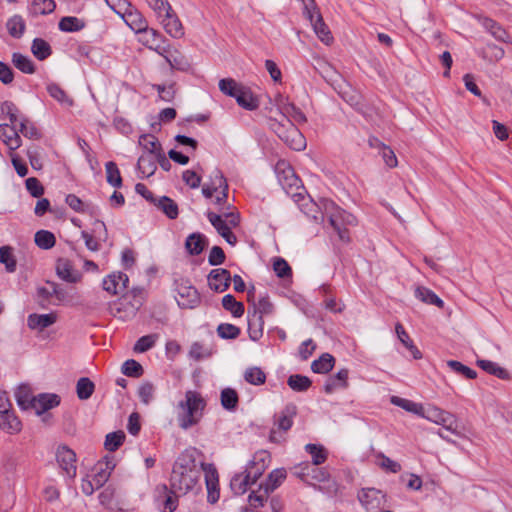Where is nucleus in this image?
Masks as SVG:
<instances>
[{
    "instance_id": "nucleus-29",
    "label": "nucleus",
    "mask_w": 512,
    "mask_h": 512,
    "mask_svg": "<svg viewBox=\"0 0 512 512\" xmlns=\"http://www.w3.org/2000/svg\"><path fill=\"white\" fill-rule=\"evenodd\" d=\"M185 247L191 255H199L205 247V238L199 233H193L187 238Z\"/></svg>"
},
{
    "instance_id": "nucleus-52",
    "label": "nucleus",
    "mask_w": 512,
    "mask_h": 512,
    "mask_svg": "<svg viewBox=\"0 0 512 512\" xmlns=\"http://www.w3.org/2000/svg\"><path fill=\"white\" fill-rule=\"evenodd\" d=\"M306 450L311 454L314 465H320L325 462L327 453L322 446L307 444Z\"/></svg>"
},
{
    "instance_id": "nucleus-40",
    "label": "nucleus",
    "mask_w": 512,
    "mask_h": 512,
    "mask_svg": "<svg viewBox=\"0 0 512 512\" xmlns=\"http://www.w3.org/2000/svg\"><path fill=\"white\" fill-rule=\"evenodd\" d=\"M286 478V471L284 469H276L269 474L268 482L265 485V494L268 495L274 491L278 485Z\"/></svg>"
},
{
    "instance_id": "nucleus-51",
    "label": "nucleus",
    "mask_w": 512,
    "mask_h": 512,
    "mask_svg": "<svg viewBox=\"0 0 512 512\" xmlns=\"http://www.w3.org/2000/svg\"><path fill=\"white\" fill-rule=\"evenodd\" d=\"M47 90H48L50 96L53 97L54 99H56L57 101H59L60 103H64L68 106L73 105V100L71 98H69L67 96V94L65 93V91L57 84H50L47 87Z\"/></svg>"
},
{
    "instance_id": "nucleus-50",
    "label": "nucleus",
    "mask_w": 512,
    "mask_h": 512,
    "mask_svg": "<svg viewBox=\"0 0 512 512\" xmlns=\"http://www.w3.org/2000/svg\"><path fill=\"white\" fill-rule=\"evenodd\" d=\"M154 159L155 157L150 155H142L138 159V168L143 174H146L147 177L153 175L156 170Z\"/></svg>"
},
{
    "instance_id": "nucleus-9",
    "label": "nucleus",
    "mask_w": 512,
    "mask_h": 512,
    "mask_svg": "<svg viewBox=\"0 0 512 512\" xmlns=\"http://www.w3.org/2000/svg\"><path fill=\"white\" fill-rule=\"evenodd\" d=\"M425 417L437 424L442 425L446 430L456 433L457 421L454 415L451 413L440 410L438 408H433L430 410L429 415Z\"/></svg>"
},
{
    "instance_id": "nucleus-22",
    "label": "nucleus",
    "mask_w": 512,
    "mask_h": 512,
    "mask_svg": "<svg viewBox=\"0 0 512 512\" xmlns=\"http://www.w3.org/2000/svg\"><path fill=\"white\" fill-rule=\"evenodd\" d=\"M415 295L426 304H432L439 308L444 307V302L433 291L426 287L418 286L415 290Z\"/></svg>"
},
{
    "instance_id": "nucleus-39",
    "label": "nucleus",
    "mask_w": 512,
    "mask_h": 512,
    "mask_svg": "<svg viewBox=\"0 0 512 512\" xmlns=\"http://www.w3.org/2000/svg\"><path fill=\"white\" fill-rule=\"evenodd\" d=\"M288 385L294 391H306L312 382L307 376L295 374L288 378Z\"/></svg>"
},
{
    "instance_id": "nucleus-62",
    "label": "nucleus",
    "mask_w": 512,
    "mask_h": 512,
    "mask_svg": "<svg viewBox=\"0 0 512 512\" xmlns=\"http://www.w3.org/2000/svg\"><path fill=\"white\" fill-rule=\"evenodd\" d=\"M153 88L157 90L159 97L163 101L170 102L175 96L174 84H171L167 87L164 85H153Z\"/></svg>"
},
{
    "instance_id": "nucleus-15",
    "label": "nucleus",
    "mask_w": 512,
    "mask_h": 512,
    "mask_svg": "<svg viewBox=\"0 0 512 512\" xmlns=\"http://www.w3.org/2000/svg\"><path fill=\"white\" fill-rule=\"evenodd\" d=\"M349 370L343 368L334 376L330 377L324 386L326 393L330 394L337 388H346L348 386Z\"/></svg>"
},
{
    "instance_id": "nucleus-4",
    "label": "nucleus",
    "mask_w": 512,
    "mask_h": 512,
    "mask_svg": "<svg viewBox=\"0 0 512 512\" xmlns=\"http://www.w3.org/2000/svg\"><path fill=\"white\" fill-rule=\"evenodd\" d=\"M304 15L309 19L320 41L325 45L332 44L334 38L329 27L324 22L315 0H307V2H304Z\"/></svg>"
},
{
    "instance_id": "nucleus-41",
    "label": "nucleus",
    "mask_w": 512,
    "mask_h": 512,
    "mask_svg": "<svg viewBox=\"0 0 512 512\" xmlns=\"http://www.w3.org/2000/svg\"><path fill=\"white\" fill-rule=\"evenodd\" d=\"M125 434L119 430L106 435L104 446L108 451H116L124 442Z\"/></svg>"
},
{
    "instance_id": "nucleus-56",
    "label": "nucleus",
    "mask_w": 512,
    "mask_h": 512,
    "mask_svg": "<svg viewBox=\"0 0 512 512\" xmlns=\"http://www.w3.org/2000/svg\"><path fill=\"white\" fill-rule=\"evenodd\" d=\"M155 387L150 382L143 383L138 390L139 397L145 405H148L154 398Z\"/></svg>"
},
{
    "instance_id": "nucleus-31",
    "label": "nucleus",
    "mask_w": 512,
    "mask_h": 512,
    "mask_svg": "<svg viewBox=\"0 0 512 512\" xmlns=\"http://www.w3.org/2000/svg\"><path fill=\"white\" fill-rule=\"evenodd\" d=\"M85 27V22L77 17L66 16L59 22V29L64 32H76Z\"/></svg>"
},
{
    "instance_id": "nucleus-24",
    "label": "nucleus",
    "mask_w": 512,
    "mask_h": 512,
    "mask_svg": "<svg viewBox=\"0 0 512 512\" xmlns=\"http://www.w3.org/2000/svg\"><path fill=\"white\" fill-rule=\"evenodd\" d=\"M483 25L495 39L505 43L510 41V37L507 31L494 20L486 18L483 22Z\"/></svg>"
},
{
    "instance_id": "nucleus-57",
    "label": "nucleus",
    "mask_w": 512,
    "mask_h": 512,
    "mask_svg": "<svg viewBox=\"0 0 512 512\" xmlns=\"http://www.w3.org/2000/svg\"><path fill=\"white\" fill-rule=\"evenodd\" d=\"M25 184L27 190L33 197L39 198L44 194V187L37 178L30 177L25 181Z\"/></svg>"
},
{
    "instance_id": "nucleus-63",
    "label": "nucleus",
    "mask_w": 512,
    "mask_h": 512,
    "mask_svg": "<svg viewBox=\"0 0 512 512\" xmlns=\"http://www.w3.org/2000/svg\"><path fill=\"white\" fill-rule=\"evenodd\" d=\"M183 181L191 188L195 189L200 186L201 177L193 170H186L182 174Z\"/></svg>"
},
{
    "instance_id": "nucleus-5",
    "label": "nucleus",
    "mask_w": 512,
    "mask_h": 512,
    "mask_svg": "<svg viewBox=\"0 0 512 512\" xmlns=\"http://www.w3.org/2000/svg\"><path fill=\"white\" fill-rule=\"evenodd\" d=\"M231 283V275L227 269L217 268L210 271L208 285L215 292L226 291Z\"/></svg>"
},
{
    "instance_id": "nucleus-3",
    "label": "nucleus",
    "mask_w": 512,
    "mask_h": 512,
    "mask_svg": "<svg viewBox=\"0 0 512 512\" xmlns=\"http://www.w3.org/2000/svg\"><path fill=\"white\" fill-rule=\"evenodd\" d=\"M271 127L291 149L301 151L305 148L304 136L288 117L282 116L281 120H273Z\"/></svg>"
},
{
    "instance_id": "nucleus-64",
    "label": "nucleus",
    "mask_w": 512,
    "mask_h": 512,
    "mask_svg": "<svg viewBox=\"0 0 512 512\" xmlns=\"http://www.w3.org/2000/svg\"><path fill=\"white\" fill-rule=\"evenodd\" d=\"M330 225L333 227V229L338 233L339 238L342 241H348V231L345 227L342 226V224L338 221V217L336 215H331L329 217Z\"/></svg>"
},
{
    "instance_id": "nucleus-49",
    "label": "nucleus",
    "mask_w": 512,
    "mask_h": 512,
    "mask_svg": "<svg viewBox=\"0 0 512 512\" xmlns=\"http://www.w3.org/2000/svg\"><path fill=\"white\" fill-rule=\"evenodd\" d=\"M504 55V49L495 44H488L486 49L483 51V58L487 59L489 62H497L501 60Z\"/></svg>"
},
{
    "instance_id": "nucleus-25",
    "label": "nucleus",
    "mask_w": 512,
    "mask_h": 512,
    "mask_svg": "<svg viewBox=\"0 0 512 512\" xmlns=\"http://www.w3.org/2000/svg\"><path fill=\"white\" fill-rule=\"evenodd\" d=\"M381 492L374 488L362 489L361 493L358 495L359 501L361 504L367 509H374L376 505L374 502L379 503Z\"/></svg>"
},
{
    "instance_id": "nucleus-6",
    "label": "nucleus",
    "mask_w": 512,
    "mask_h": 512,
    "mask_svg": "<svg viewBox=\"0 0 512 512\" xmlns=\"http://www.w3.org/2000/svg\"><path fill=\"white\" fill-rule=\"evenodd\" d=\"M57 461L66 474L73 478L76 475V454L67 446H61L57 449Z\"/></svg>"
},
{
    "instance_id": "nucleus-13",
    "label": "nucleus",
    "mask_w": 512,
    "mask_h": 512,
    "mask_svg": "<svg viewBox=\"0 0 512 512\" xmlns=\"http://www.w3.org/2000/svg\"><path fill=\"white\" fill-rule=\"evenodd\" d=\"M279 182L283 187H298L299 178L295 175L294 170L290 166H286L284 162L278 163L276 167Z\"/></svg>"
},
{
    "instance_id": "nucleus-18",
    "label": "nucleus",
    "mask_w": 512,
    "mask_h": 512,
    "mask_svg": "<svg viewBox=\"0 0 512 512\" xmlns=\"http://www.w3.org/2000/svg\"><path fill=\"white\" fill-rule=\"evenodd\" d=\"M477 365L485 372L494 375L503 380L510 379V373L503 367H500L497 363L489 360H477Z\"/></svg>"
},
{
    "instance_id": "nucleus-30",
    "label": "nucleus",
    "mask_w": 512,
    "mask_h": 512,
    "mask_svg": "<svg viewBox=\"0 0 512 512\" xmlns=\"http://www.w3.org/2000/svg\"><path fill=\"white\" fill-rule=\"evenodd\" d=\"M222 306L231 312L234 317H241L244 314V305L242 302L236 301L233 295L227 294L222 299Z\"/></svg>"
},
{
    "instance_id": "nucleus-8",
    "label": "nucleus",
    "mask_w": 512,
    "mask_h": 512,
    "mask_svg": "<svg viewBox=\"0 0 512 512\" xmlns=\"http://www.w3.org/2000/svg\"><path fill=\"white\" fill-rule=\"evenodd\" d=\"M210 223L215 227L217 232L230 244L235 245L237 243L236 235L231 231L229 226L223 219L222 215H218L214 212H209L207 215Z\"/></svg>"
},
{
    "instance_id": "nucleus-44",
    "label": "nucleus",
    "mask_w": 512,
    "mask_h": 512,
    "mask_svg": "<svg viewBox=\"0 0 512 512\" xmlns=\"http://www.w3.org/2000/svg\"><path fill=\"white\" fill-rule=\"evenodd\" d=\"M56 8L54 0H33L31 11L33 14L45 15L52 13Z\"/></svg>"
},
{
    "instance_id": "nucleus-23",
    "label": "nucleus",
    "mask_w": 512,
    "mask_h": 512,
    "mask_svg": "<svg viewBox=\"0 0 512 512\" xmlns=\"http://www.w3.org/2000/svg\"><path fill=\"white\" fill-rule=\"evenodd\" d=\"M139 144L148 152L146 155L155 157L163 151L158 139L151 134L141 136Z\"/></svg>"
},
{
    "instance_id": "nucleus-19",
    "label": "nucleus",
    "mask_w": 512,
    "mask_h": 512,
    "mask_svg": "<svg viewBox=\"0 0 512 512\" xmlns=\"http://www.w3.org/2000/svg\"><path fill=\"white\" fill-rule=\"evenodd\" d=\"M335 365V358L329 354L324 353L319 359L314 360L311 364V369L314 373L325 374L330 372Z\"/></svg>"
},
{
    "instance_id": "nucleus-42",
    "label": "nucleus",
    "mask_w": 512,
    "mask_h": 512,
    "mask_svg": "<svg viewBox=\"0 0 512 512\" xmlns=\"http://www.w3.org/2000/svg\"><path fill=\"white\" fill-rule=\"evenodd\" d=\"M239 398L234 389L225 388L221 392V404L225 409L233 410L237 407Z\"/></svg>"
},
{
    "instance_id": "nucleus-47",
    "label": "nucleus",
    "mask_w": 512,
    "mask_h": 512,
    "mask_svg": "<svg viewBox=\"0 0 512 512\" xmlns=\"http://www.w3.org/2000/svg\"><path fill=\"white\" fill-rule=\"evenodd\" d=\"M122 373L128 377L138 378L143 375L144 369L139 362L130 359L124 362L122 366Z\"/></svg>"
},
{
    "instance_id": "nucleus-1",
    "label": "nucleus",
    "mask_w": 512,
    "mask_h": 512,
    "mask_svg": "<svg viewBox=\"0 0 512 512\" xmlns=\"http://www.w3.org/2000/svg\"><path fill=\"white\" fill-rule=\"evenodd\" d=\"M206 406V402L200 393L196 391H187L185 393V400L179 403V408L182 413L178 417L179 426L186 430L196 425L201 417L202 411Z\"/></svg>"
},
{
    "instance_id": "nucleus-2",
    "label": "nucleus",
    "mask_w": 512,
    "mask_h": 512,
    "mask_svg": "<svg viewBox=\"0 0 512 512\" xmlns=\"http://www.w3.org/2000/svg\"><path fill=\"white\" fill-rule=\"evenodd\" d=\"M197 480L198 471L195 469L193 460L191 464L176 463L170 478V493L186 494L196 485Z\"/></svg>"
},
{
    "instance_id": "nucleus-61",
    "label": "nucleus",
    "mask_w": 512,
    "mask_h": 512,
    "mask_svg": "<svg viewBox=\"0 0 512 512\" xmlns=\"http://www.w3.org/2000/svg\"><path fill=\"white\" fill-rule=\"evenodd\" d=\"M19 132L30 139H38L40 137L38 129L33 124H30L27 119L21 122Z\"/></svg>"
},
{
    "instance_id": "nucleus-16",
    "label": "nucleus",
    "mask_w": 512,
    "mask_h": 512,
    "mask_svg": "<svg viewBox=\"0 0 512 512\" xmlns=\"http://www.w3.org/2000/svg\"><path fill=\"white\" fill-rule=\"evenodd\" d=\"M162 24L164 26V29L168 34H170L174 38L181 37L183 33V26L176 16V14L172 11L162 17Z\"/></svg>"
},
{
    "instance_id": "nucleus-20",
    "label": "nucleus",
    "mask_w": 512,
    "mask_h": 512,
    "mask_svg": "<svg viewBox=\"0 0 512 512\" xmlns=\"http://www.w3.org/2000/svg\"><path fill=\"white\" fill-rule=\"evenodd\" d=\"M391 403L401 407L402 409L411 412L413 414H416L418 416L425 417L424 415V408L421 404L415 403L411 400L404 399L398 396H392L391 397Z\"/></svg>"
},
{
    "instance_id": "nucleus-11",
    "label": "nucleus",
    "mask_w": 512,
    "mask_h": 512,
    "mask_svg": "<svg viewBox=\"0 0 512 512\" xmlns=\"http://www.w3.org/2000/svg\"><path fill=\"white\" fill-rule=\"evenodd\" d=\"M57 321V314H31L28 317V327L33 330L43 331L45 328L53 325Z\"/></svg>"
},
{
    "instance_id": "nucleus-35",
    "label": "nucleus",
    "mask_w": 512,
    "mask_h": 512,
    "mask_svg": "<svg viewBox=\"0 0 512 512\" xmlns=\"http://www.w3.org/2000/svg\"><path fill=\"white\" fill-rule=\"evenodd\" d=\"M35 243L41 249H50L56 243L54 234L47 230H40L35 234Z\"/></svg>"
},
{
    "instance_id": "nucleus-55",
    "label": "nucleus",
    "mask_w": 512,
    "mask_h": 512,
    "mask_svg": "<svg viewBox=\"0 0 512 512\" xmlns=\"http://www.w3.org/2000/svg\"><path fill=\"white\" fill-rule=\"evenodd\" d=\"M273 269L280 278H287L292 275V269L283 258H276L273 263Z\"/></svg>"
},
{
    "instance_id": "nucleus-34",
    "label": "nucleus",
    "mask_w": 512,
    "mask_h": 512,
    "mask_svg": "<svg viewBox=\"0 0 512 512\" xmlns=\"http://www.w3.org/2000/svg\"><path fill=\"white\" fill-rule=\"evenodd\" d=\"M12 63L23 73L32 74L35 72L33 62L27 56L20 53H14L12 55Z\"/></svg>"
},
{
    "instance_id": "nucleus-10",
    "label": "nucleus",
    "mask_w": 512,
    "mask_h": 512,
    "mask_svg": "<svg viewBox=\"0 0 512 512\" xmlns=\"http://www.w3.org/2000/svg\"><path fill=\"white\" fill-rule=\"evenodd\" d=\"M60 404V397L56 394H39L35 396L32 404V409L36 411L38 415L52 409Z\"/></svg>"
},
{
    "instance_id": "nucleus-53",
    "label": "nucleus",
    "mask_w": 512,
    "mask_h": 512,
    "mask_svg": "<svg viewBox=\"0 0 512 512\" xmlns=\"http://www.w3.org/2000/svg\"><path fill=\"white\" fill-rule=\"evenodd\" d=\"M217 332L223 339H235L240 334V328L233 324L222 323L218 326Z\"/></svg>"
},
{
    "instance_id": "nucleus-60",
    "label": "nucleus",
    "mask_w": 512,
    "mask_h": 512,
    "mask_svg": "<svg viewBox=\"0 0 512 512\" xmlns=\"http://www.w3.org/2000/svg\"><path fill=\"white\" fill-rule=\"evenodd\" d=\"M225 258L226 256L223 249L219 246H213L209 253L208 262L212 266H217L222 264Z\"/></svg>"
},
{
    "instance_id": "nucleus-28",
    "label": "nucleus",
    "mask_w": 512,
    "mask_h": 512,
    "mask_svg": "<svg viewBox=\"0 0 512 512\" xmlns=\"http://www.w3.org/2000/svg\"><path fill=\"white\" fill-rule=\"evenodd\" d=\"M95 390V384L87 377H82L77 381L76 393L80 400L89 399Z\"/></svg>"
},
{
    "instance_id": "nucleus-21",
    "label": "nucleus",
    "mask_w": 512,
    "mask_h": 512,
    "mask_svg": "<svg viewBox=\"0 0 512 512\" xmlns=\"http://www.w3.org/2000/svg\"><path fill=\"white\" fill-rule=\"evenodd\" d=\"M8 33L13 38H21L26 29V23L22 16L14 15L6 23Z\"/></svg>"
},
{
    "instance_id": "nucleus-46",
    "label": "nucleus",
    "mask_w": 512,
    "mask_h": 512,
    "mask_svg": "<svg viewBox=\"0 0 512 512\" xmlns=\"http://www.w3.org/2000/svg\"><path fill=\"white\" fill-rule=\"evenodd\" d=\"M242 86L243 85L238 84L232 78H225L219 81V89L221 90V92L234 98L236 97L238 92H240Z\"/></svg>"
},
{
    "instance_id": "nucleus-33",
    "label": "nucleus",
    "mask_w": 512,
    "mask_h": 512,
    "mask_svg": "<svg viewBox=\"0 0 512 512\" xmlns=\"http://www.w3.org/2000/svg\"><path fill=\"white\" fill-rule=\"evenodd\" d=\"M31 50L33 55L39 60H45L51 55V47L49 43L41 38L33 40Z\"/></svg>"
},
{
    "instance_id": "nucleus-26",
    "label": "nucleus",
    "mask_w": 512,
    "mask_h": 512,
    "mask_svg": "<svg viewBox=\"0 0 512 512\" xmlns=\"http://www.w3.org/2000/svg\"><path fill=\"white\" fill-rule=\"evenodd\" d=\"M165 215L170 219H175L178 216V205L174 200L167 196H163L156 200L154 203Z\"/></svg>"
},
{
    "instance_id": "nucleus-14",
    "label": "nucleus",
    "mask_w": 512,
    "mask_h": 512,
    "mask_svg": "<svg viewBox=\"0 0 512 512\" xmlns=\"http://www.w3.org/2000/svg\"><path fill=\"white\" fill-rule=\"evenodd\" d=\"M56 272L61 279L70 283H76L80 279V274L73 270L71 262L65 258L57 260Z\"/></svg>"
},
{
    "instance_id": "nucleus-7",
    "label": "nucleus",
    "mask_w": 512,
    "mask_h": 512,
    "mask_svg": "<svg viewBox=\"0 0 512 512\" xmlns=\"http://www.w3.org/2000/svg\"><path fill=\"white\" fill-rule=\"evenodd\" d=\"M115 468V462L113 457H105L103 461H99L95 467V474L93 475V481L96 488L102 487L110 477L111 471Z\"/></svg>"
},
{
    "instance_id": "nucleus-27",
    "label": "nucleus",
    "mask_w": 512,
    "mask_h": 512,
    "mask_svg": "<svg viewBox=\"0 0 512 512\" xmlns=\"http://www.w3.org/2000/svg\"><path fill=\"white\" fill-rule=\"evenodd\" d=\"M0 263L5 265L7 272L13 273L16 271L17 260L11 246L0 247Z\"/></svg>"
},
{
    "instance_id": "nucleus-43",
    "label": "nucleus",
    "mask_w": 512,
    "mask_h": 512,
    "mask_svg": "<svg viewBox=\"0 0 512 512\" xmlns=\"http://www.w3.org/2000/svg\"><path fill=\"white\" fill-rule=\"evenodd\" d=\"M295 414H296L295 406L286 407V409L283 411L282 415L278 419V422H277L278 429L283 432H287L293 424L292 418Z\"/></svg>"
},
{
    "instance_id": "nucleus-54",
    "label": "nucleus",
    "mask_w": 512,
    "mask_h": 512,
    "mask_svg": "<svg viewBox=\"0 0 512 512\" xmlns=\"http://www.w3.org/2000/svg\"><path fill=\"white\" fill-rule=\"evenodd\" d=\"M447 365L456 373L462 374L468 379H475L477 377L476 371L472 370L468 366H465L459 361L449 360Z\"/></svg>"
},
{
    "instance_id": "nucleus-12",
    "label": "nucleus",
    "mask_w": 512,
    "mask_h": 512,
    "mask_svg": "<svg viewBox=\"0 0 512 512\" xmlns=\"http://www.w3.org/2000/svg\"><path fill=\"white\" fill-rule=\"evenodd\" d=\"M21 422L10 410H0V428L9 433L16 434L21 431Z\"/></svg>"
},
{
    "instance_id": "nucleus-58",
    "label": "nucleus",
    "mask_w": 512,
    "mask_h": 512,
    "mask_svg": "<svg viewBox=\"0 0 512 512\" xmlns=\"http://www.w3.org/2000/svg\"><path fill=\"white\" fill-rule=\"evenodd\" d=\"M149 5L158 14L159 17H164L168 13L172 12V8L167 0H149Z\"/></svg>"
},
{
    "instance_id": "nucleus-38",
    "label": "nucleus",
    "mask_w": 512,
    "mask_h": 512,
    "mask_svg": "<svg viewBox=\"0 0 512 512\" xmlns=\"http://www.w3.org/2000/svg\"><path fill=\"white\" fill-rule=\"evenodd\" d=\"M281 112L282 116H286L290 119V117L298 122V123H305L307 121L306 116L304 113L296 107L293 103H287L281 106Z\"/></svg>"
},
{
    "instance_id": "nucleus-59",
    "label": "nucleus",
    "mask_w": 512,
    "mask_h": 512,
    "mask_svg": "<svg viewBox=\"0 0 512 512\" xmlns=\"http://www.w3.org/2000/svg\"><path fill=\"white\" fill-rule=\"evenodd\" d=\"M378 146L379 148H382V157L386 165L390 168L396 167L398 165V161L394 151L384 143H379Z\"/></svg>"
},
{
    "instance_id": "nucleus-17",
    "label": "nucleus",
    "mask_w": 512,
    "mask_h": 512,
    "mask_svg": "<svg viewBox=\"0 0 512 512\" xmlns=\"http://www.w3.org/2000/svg\"><path fill=\"white\" fill-rule=\"evenodd\" d=\"M235 99L239 106L247 110H255L259 106L258 99L253 95L250 89L244 86H242Z\"/></svg>"
},
{
    "instance_id": "nucleus-32",
    "label": "nucleus",
    "mask_w": 512,
    "mask_h": 512,
    "mask_svg": "<svg viewBox=\"0 0 512 512\" xmlns=\"http://www.w3.org/2000/svg\"><path fill=\"white\" fill-rule=\"evenodd\" d=\"M273 304L270 302L268 297H263L258 301L257 305H254L253 317H257L259 325L263 324V315L271 314L273 311Z\"/></svg>"
},
{
    "instance_id": "nucleus-45",
    "label": "nucleus",
    "mask_w": 512,
    "mask_h": 512,
    "mask_svg": "<svg viewBox=\"0 0 512 512\" xmlns=\"http://www.w3.org/2000/svg\"><path fill=\"white\" fill-rule=\"evenodd\" d=\"M106 178L107 182L114 187H121L122 177L116 163L110 161L106 163Z\"/></svg>"
},
{
    "instance_id": "nucleus-48",
    "label": "nucleus",
    "mask_w": 512,
    "mask_h": 512,
    "mask_svg": "<svg viewBox=\"0 0 512 512\" xmlns=\"http://www.w3.org/2000/svg\"><path fill=\"white\" fill-rule=\"evenodd\" d=\"M156 340H157L156 334L142 336L135 343L133 350L136 353L146 352L147 350L151 349L155 345Z\"/></svg>"
},
{
    "instance_id": "nucleus-36",
    "label": "nucleus",
    "mask_w": 512,
    "mask_h": 512,
    "mask_svg": "<svg viewBox=\"0 0 512 512\" xmlns=\"http://www.w3.org/2000/svg\"><path fill=\"white\" fill-rule=\"evenodd\" d=\"M35 396L32 395L31 390L27 386H20L16 392V399L18 405L23 409H32Z\"/></svg>"
},
{
    "instance_id": "nucleus-37",
    "label": "nucleus",
    "mask_w": 512,
    "mask_h": 512,
    "mask_svg": "<svg viewBox=\"0 0 512 512\" xmlns=\"http://www.w3.org/2000/svg\"><path fill=\"white\" fill-rule=\"evenodd\" d=\"M244 379L249 384L262 385L266 381V374L259 367H250L244 372Z\"/></svg>"
}]
</instances>
